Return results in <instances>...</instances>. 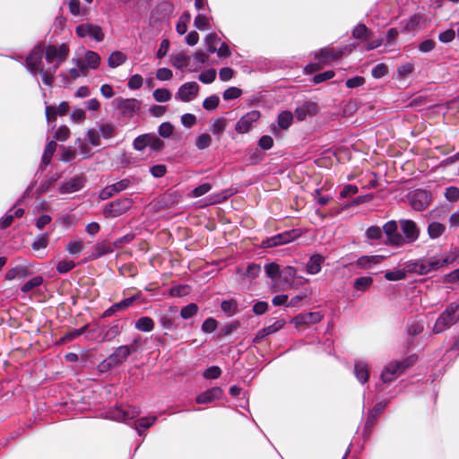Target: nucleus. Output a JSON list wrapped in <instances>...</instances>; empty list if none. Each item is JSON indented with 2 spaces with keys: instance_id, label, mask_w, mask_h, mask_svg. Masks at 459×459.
<instances>
[{
  "instance_id": "f257e3e1",
  "label": "nucleus",
  "mask_w": 459,
  "mask_h": 459,
  "mask_svg": "<svg viewBox=\"0 0 459 459\" xmlns=\"http://www.w3.org/2000/svg\"><path fill=\"white\" fill-rule=\"evenodd\" d=\"M457 257V253L455 251H451L448 254L434 255L425 259L410 261L406 263V270L408 273L425 275L431 272L437 271L445 265L454 264Z\"/></svg>"
},
{
  "instance_id": "f03ea898",
  "label": "nucleus",
  "mask_w": 459,
  "mask_h": 459,
  "mask_svg": "<svg viewBox=\"0 0 459 459\" xmlns=\"http://www.w3.org/2000/svg\"><path fill=\"white\" fill-rule=\"evenodd\" d=\"M459 321V303L453 302L441 313L433 326V333H441Z\"/></svg>"
},
{
  "instance_id": "7ed1b4c3",
  "label": "nucleus",
  "mask_w": 459,
  "mask_h": 459,
  "mask_svg": "<svg viewBox=\"0 0 459 459\" xmlns=\"http://www.w3.org/2000/svg\"><path fill=\"white\" fill-rule=\"evenodd\" d=\"M70 49L66 43L58 46L48 45L44 48V56L46 61L51 65L49 70L56 73L58 67L65 61L69 55Z\"/></svg>"
},
{
  "instance_id": "20e7f679",
  "label": "nucleus",
  "mask_w": 459,
  "mask_h": 459,
  "mask_svg": "<svg viewBox=\"0 0 459 459\" xmlns=\"http://www.w3.org/2000/svg\"><path fill=\"white\" fill-rule=\"evenodd\" d=\"M136 345L137 341L134 340L131 345H121L116 348V350L100 363V370L110 369L122 365L129 355L136 351Z\"/></svg>"
},
{
  "instance_id": "39448f33",
  "label": "nucleus",
  "mask_w": 459,
  "mask_h": 459,
  "mask_svg": "<svg viewBox=\"0 0 459 459\" xmlns=\"http://www.w3.org/2000/svg\"><path fill=\"white\" fill-rule=\"evenodd\" d=\"M410 359L403 360H393L386 364L380 375L381 381L385 384L391 383L397 379L408 368L412 365Z\"/></svg>"
},
{
  "instance_id": "423d86ee",
  "label": "nucleus",
  "mask_w": 459,
  "mask_h": 459,
  "mask_svg": "<svg viewBox=\"0 0 459 459\" xmlns=\"http://www.w3.org/2000/svg\"><path fill=\"white\" fill-rule=\"evenodd\" d=\"M399 226L403 233L401 247L404 244H411L419 239L420 229L415 221L409 219H401L399 220Z\"/></svg>"
},
{
  "instance_id": "0eeeda50",
  "label": "nucleus",
  "mask_w": 459,
  "mask_h": 459,
  "mask_svg": "<svg viewBox=\"0 0 459 459\" xmlns=\"http://www.w3.org/2000/svg\"><path fill=\"white\" fill-rule=\"evenodd\" d=\"M75 32L79 38L86 39L89 38L95 42H102L105 38L102 28L94 23L85 22L79 24L75 28Z\"/></svg>"
},
{
  "instance_id": "6e6552de",
  "label": "nucleus",
  "mask_w": 459,
  "mask_h": 459,
  "mask_svg": "<svg viewBox=\"0 0 459 459\" xmlns=\"http://www.w3.org/2000/svg\"><path fill=\"white\" fill-rule=\"evenodd\" d=\"M300 236L299 230H290L264 239L261 243L263 248L274 247L288 244Z\"/></svg>"
},
{
  "instance_id": "1a4fd4ad",
  "label": "nucleus",
  "mask_w": 459,
  "mask_h": 459,
  "mask_svg": "<svg viewBox=\"0 0 459 459\" xmlns=\"http://www.w3.org/2000/svg\"><path fill=\"white\" fill-rule=\"evenodd\" d=\"M133 205L130 198H120L107 204L103 209L106 218H116L126 212Z\"/></svg>"
},
{
  "instance_id": "9d476101",
  "label": "nucleus",
  "mask_w": 459,
  "mask_h": 459,
  "mask_svg": "<svg viewBox=\"0 0 459 459\" xmlns=\"http://www.w3.org/2000/svg\"><path fill=\"white\" fill-rule=\"evenodd\" d=\"M410 205L415 211H424L429 207L431 203V194L423 189H415L410 192L407 195Z\"/></svg>"
},
{
  "instance_id": "9b49d317",
  "label": "nucleus",
  "mask_w": 459,
  "mask_h": 459,
  "mask_svg": "<svg viewBox=\"0 0 459 459\" xmlns=\"http://www.w3.org/2000/svg\"><path fill=\"white\" fill-rule=\"evenodd\" d=\"M138 415L139 411L137 409L128 404H121L110 410L107 417L112 420L126 422L136 418Z\"/></svg>"
},
{
  "instance_id": "f8f14e48",
  "label": "nucleus",
  "mask_w": 459,
  "mask_h": 459,
  "mask_svg": "<svg viewBox=\"0 0 459 459\" xmlns=\"http://www.w3.org/2000/svg\"><path fill=\"white\" fill-rule=\"evenodd\" d=\"M44 56V48L42 46H36L29 54L25 60L28 71L34 76H37L39 71L43 69L42 57Z\"/></svg>"
},
{
  "instance_id": "ddd939ff",
  "label": "nucleus",
  "mask_w": 459,
  "mask_h": 459,
  "mask_svg": "<svg viewBox=\"0 0 459 459\" xmlns=\"http://www.w3.org/2000/svg\"><path fill=\"white\" fill-rule=\"evenodd\" d=\"M113 103L121 114L128 118L133 117L141 108V102L136 99L117 98Z\"/></svg>"
},
{
  "instance_id": "4468645a",
  "label": "nucleus",
  "mask_w": 459,
  "mask_h": 459,
  "mask_svg": "<svg viewBox=\"0 0 459 459\" xmlns=\"http://www.w3.org/2000/svg\"><path fill=\"white\" fill-rule=\"evenodd\" d=\"M199 91L200 86L196 82H187L178 89L175 99L182 102H190L196 99Z\"/></svg>"
},
{
  "instance_id": "2eb2a0df",
  "label": "nucleus",
  "mask_w": 459,
  "mask_h": 459,
  "mask_svg": "<svg viewBox=\"0 0 459 459\" xmlns=\"http://www.w3.org/2000/svg\"><path fill=\"white\" fill-rule=\"evenodd\" d=\"M293 122V114L290 111H281L277 117V122L270 125L271 133L277 138L282 137L281 130H288Z\"/></svg>"
},
{
  "instance_id": "dca6fc26",
  "label": "nucleus",
  "mask_w": 459,
  "mask_h": 459,
  "mask_svg": "<svg viewBox=\"0 0 459 459\" xmlns=\"http://www.w3.org/2000/svg\"><path fill=\"white\" fill-rule=\"evenodd\" d=\"M398 224L396 221H389L383 226L382 232L386 235L385 244L393 247H401L402 235L397 232Z\"/></svg>"
},
{
  "instance_id": "f3484780",
  "label": "nucleus",
  "mask_w": 459,
  "mask_h": 459,
  "mask_svg": "<svg viewBox=\"0 0 459 459\" xmlns=\"http://www.w3.org/2000/svg\"><path fill=\"white\" fill-rule=\"evenodd\" d=\"M261 117V114L258 110H252L245 114L235 125V130L238 134H246L247 133L253 123L257 121Z\"/></svg>"
},
{
  "instance_id": "a211bd4d",
  "label": "nucleus",
  "mask_w": 459,
  "mask_h": 459,
  "mask_svg": "<svg viewBox=\"0 0 459 459\" xmlns=\"http://www.w3.org/2000/svg\"><path fill=\"white\" fill-rule=\"evenodd\" d=\"M85 184V178L82 176H75L63 182L59 186L60 194H71L81 190Z\"/></svg>"
},
{
  "instance_id": "6ab92c4d",
  "label": "nucleus",
  "mask_w": 459,
  "mask_h": 459,
  "mask_svg": "<svg viewBox=\"0 0 459 459\" xmlns=\"http://www.w3.org/2000/svg\"><path fill=\"white\" fill-rule=\"evenodd\" d=\"M69 110V104L62 101L57 107L47 105L45 108L46 118L48 125L56 121L57 116H64Z\"/></svg>"
},
{
  "instance_id": "aec40b11",
  "label": "nucleus",
  "mask_w": 459,
  "mask_h": 459,
  "mask_svg": "<svg viewBox=\"0 0 459 459\" xmlns=\"http://www.w3.org/2000/svg\"><path fill=\"white\" fill-rule=\"evenodd\" d=\"M140 294L134 295L132 297L126 298L120 302L113 304L108 309H106L101 317L106 318L113 316L116 312L125 310L133 306L134 302L139 299Z\"/></svg>"
},
{
  "instance_id": "412c9836",
  "label": "nucleus",
  "mask_w": 459,
  "mask_h": 459,
  "mask_svg": "<svg viewBox=\"0 0 459 459\" xmlns=\"http://www.w3.org/2000/svg\"><path fill=\"white\" fill-rule=\"evenodd\" d=\"M342 50H334L333 48H322L316 53L315 58L318 61V64L325 65L337 60L342 56Z\"/></svg>"
},
{
  "instance_id": "4be33fe9",
  "label": "nucleus",
  "mask_w": 459,
  "mask_h": 459,
  "mask_svg": "<svg viewBox=\"0 0 459 459\" xmlns=\"http://www.w3.org/2000/svg\"><path fill=\"white\" fill-rule=\"evenodd\" d=\"M115 250L113 242L108 240H103L96 243L91 248V254L90 255L91 260L98 259L105 255L111 254Z\"/></svg>"
},
{
  "instance_id": "5701e85b",
  "label": "nucleus",
  "mask_w": 459,
  "mask_h": 459,
  "mask_svg": "<svg viewBox=\"0 0 459 459\" xmlns=\"http://www.w3.org/2000/svg\"><path fill=\"white\" fill-rule=\"evenodd\" d=\"M323 319V315L321 312H308L304 314H299L296 316L292 322L295 325H308L311 324H316Z\"/></svg>"
},
{
  "instance_id": "b1692460",
  "label": "nucleus",
  "mask_w": 459,
  "mask_h": 459,
  "mask_svg": "<svg viewBox=\"0 0 459 459\" xmlns=\"http://www.w3.org/2000/svg\"><path fill=\"white\" fill-rule=\"evenodd\" d=\"M222 389L221 387L215 386L197 395L195 401L199 404L209 403L220 400L222 396Z\"/></svg>"
},
{
  "instance_id": "393cba45",
  "label": "nucleus",
  "mask_w": 459,
  "mask_h": 459,
  "mask_svg": "<svg viewBox=\"0 0 459 459\" xmlns=\"http://www.w3.org/2000/svg\"><path fill=\"white\" fill-rule=\"evenodd\" d=\"M354 375L360 384H366L369 377V368L368 363L362 360H355Z\"/></svg>"
},
{
  "instance_id": "a878e982",
  "label": "nucleus",
  "mask_w": 459,
  "mask_h": 459,
  "mask_svg": "<svg viewBox=\"0 0 459 459\" xmlns=\"http://www.w3.org/2000/svg\"><path fill=\"white\" fill-rule=\"evenodd\" d=\"M297 271L293 266H286L281 270V276L290 287L295 284H302L303 278L296 275Z\"/></svg>"
},
{
  "instance_id": "bb28decb",
  "label": "nucleus",
  "mask_w": 459,
  "mask_h": 459,
  "mask_svg": "<svg viewBox=\"0 0 459 459\" xmlns=\"http://www.w3.org/2000/svg\"><path fill=\"white\" fill-rule=\"evenodd\" d=\"M385 258V255H362L357 260L356 264L361 268L370 269L374 264H377L383 262Z\"/></svg>"
},
{
  "instance_id": "cd10ccee",
  "label": "nucleus",
  "mask_w": 459,
  "mask_h": 459,
  "mask_svg": "<svg viewBox=\"0 0 459 459\" xmlns=\"http://www.w3.org/2000/svg\"><path fill=\"white\" fill-rule=\"evenodd\" d=\"M324 257L320 255H313L310 256L307 264V272L309 274H316L321 271Z\"/></svg>"
},
{
  "instance_id": "c85d7f7f",
  "label": "nucleus",
  "mask_w": 459,
  "mask_h": 459,
  "mask_svg": "<svg viewBox=\"0 0 459 459\" xmlns=\"http://www.w3.org/2000/svg\"><path fill=\"white\" fill-rule=\"evenodd\" d=\"M227 119L223 117H219L211 120L210 131L213 135L221 134L227 127Z\"/></svg>"
},
{
  "instance_id": "c756f323",
  "label": "nucleus",
  "mask_w": 459,
  "mask_h": 459,
  "mask_svg": "<svg viewBox=\"0 0 459 459\" xmlns=\"http://www.w3.org/2000/svg\"><path fill=\"white\" fill-rule=\"evenodd\" d=\"M30 275V271L22 266H16L8 270L4 275L6 281H13L16 278L24 279Z\"/></svg>"
},
{
  "instance_id": "7c9ffc66",
  "label": "nucleus",
  "mask_w": 459,
  "mask_h": 459,
  "mask_svg": "<svg viewBox=\"0 0 459 459\" xmlns=\"http://www.w3.org/2000/svg\"><path fill=\"white\" fill-rule=\"evenodd\" d=\"M122 326L117 322L113 323L107 330L102 333L101 342H110L120 334Z\"/></svg>"
},
{
  "instance_id": "2f4dec72",
  "label": "nucleus",
  "mask_w": 459,
  "mask_h": 459,
  "mask_svg": "<svg viewBox=\"0 0 459 459\" xmlns=\"http://www.w3.org/2000/svg\"><path fill=\"white\" fill-rule=\"evenodd\" d=\"M127 60V56L122 51L112 52L108 58V65L110 68L122 65Z\"/></svg>"
},
{
  "instance_id": "473e14b6",
  "label": "nucleus",
  "mask_w": 459,
  "mask_h": 459,
  "mask_svg": "<svg viewBox=\"0 0 459 459\" xmlns=\"http://www.w3.org/2000/svg\"><path fill=\"white\" fill-rule=\"evenodd\" d=\"M84 59L88 68L92 70L99 68L101 62L100 56L93 50H87L84 54Z\"/></svg>"
},
{
  "instance_id": "72a5a7b5",
  "label": "nucleus",
  "mask_w": 459,
  "mask_h": 459,
  "mask_svg": "<svg viewBox=\"0 0 459 459\" xmlns=\"http://www.w3.org/2000/svg\"><path fill=\"white\" fill-rule=\"evenodd\" d=\"M446 230V226L440 222L433 221L428 226V235L431 239L440 238Z\"/></svg>"
},
{
  "instance_id": "f704fd0d",
  "label": "nucleus",
  "mask_w": 459,
  "mask_h": 459,
  "mask_svg": "<svg viewBox=\"0 0 459 459\" xmlns=\"http://www.w3.org/2000/svg\"><path fill=\"white\" fill-rule=\"evenodd\" d=\"M421 21V16L420 14H413L410 18L403 20L401 22V25L403 26V31H413L420 25Z\"/></svg>"
},
{
  "instance_id": "c9c22d12",
  "label": "nucleus",
  "mask_w": 459,
  "mask_h": 459,
  "mask_svg": "<svg viewBox=\"0 0 459 459\" xmlns=\"http://www.w3.org/2000/svg\"><path fill=\"white\" fill-rule=\"evenodd\" d=\"M373 284V278L370 276H362L356 278L353 282V287L356 290L366 291Z\"/></svg>"
},
{
  "instance_id": "e433bc0d",
  "label": "nucleus",
  "mask_w": 459,
  "mask_h": 459,
  "mask_svg": "<svg viewBox=\"0 0 459 459\" xmlns=\"http://www.w3.org/2000/svg\"><path fill=\"white\" fill-rule=\"evenodd\" d=\"M135 328L141 332H151L154 328V322L149 316H142L135 322Z\"/></svg>"
},
{
  "instance_id": "4c0bfd02",
  "label": "nucleus",
  "mask_w": 459,
  "mask_h": 459,
  "mask_svg": "<svg viewBox=\"0 0 459 459\" xmlns=\"http://www.w3.org/2000/svg\"><path fill=\"white\" fill-rule=\"evenodd\" d=\"M204 41H205L206 50L209 53L213 54V53H215V51L217 50V47L221 43V39L215 33H211L205 37Z\"/></svg>"
},
{
  "instance_id": "58836bf2",
  "label": "nucleus",
  "mask_w": 459,
  "mask_h": 459,
  "mask_svg": "<svg viewBox=\"0 0 459 459\" xmlns=\"http://www.w3.org/2000/svg\"><path fill=\"white\" fill-rule=\"evenodd\" d=\"M407 273L406 267L404 269H394L385 272V278L390 281H401L406 278Z\"/></svg>"
},
{
  "instance_id": "ea45409f",
  "label": "nucleus",
  "mask_w": 459,
  "mask_h": 459,
  "mask_svg": "<svg viewBox=\"0 0 459 459\" xmlns=\"http://www.w3.org/2000/svg\"><path fill=\"white\" fill-rule=\"evenodd\" d=\"M43 283V277L40 275H37L28 281H26L22 287L21 290L23 293H28L29 291L32 290L33 289L39 287Z\"/></svg>"
},
{
  "instance_id": "a19ab883",
  "label": "nucleus",
  "mask_w": 459,
  "mask_h": 459,
  "mask_svg": "<svg viewBox=\"0 0 459 459\" xmlns=\"http://www.w3.org/2000/svg\"><path fill=\"white\" fill-rule=\"evenodd\" d=\"M56 143L55 141H49L45 147L44 153L42 155V163L48 165L51 161L52 156L56 151Z\"/></svg>"
},
{
  "instance_id": "79ce46f5",
  "label": "nucleus",
  "mask_w": 459,
  "mask_h": 459,
  "mask_svg": "<svg viewBox=\"0 0 459 459\" xmlns=\"http://www.w3.org/2000/svg\"><path fill=\"white\" fill-rule=\"evenodd\" d=\"M261 273V266L256 264H249L245 273L241 272V269H238V273H242L243 276L247 277L249 280H254L258 277V275Z\"/></svg>"
},
{
  "instance_id": "37998d69",
  "label": "nucleus",
  "mask_w": 459,
  "mask_h": 459,
  "mask_svg": "<svg viewBox=\"0 0 459 459\" xmlns=\"http://www.w3.org/2000/svg\"><path fill=\"white\" fill-rule=\"evenodd\" d=\"M352 36L355 39L364 40L371 37V32L368 30L365 24L359 23L354 28L352 31Z\"/></svg>"
},
{
  "instance_id": "c03bdc74",
  "label": "nucleus",
  "mask_w": 459,
  "mask_h": 459,
  "mask_svg": "<svg viewBox=\"0 0 459 459\" xmlns=\"http://www.w3.org/2000/svg\"><path fill=\"white\" fill-rule=\"evenodd\" d=\"M48 233L39 234L31 244V248L35 251L44 249L48 245Z\"/></svg>"
},
{
  "instance_id": "a18cd8bd",
  "label": "nucleus",
  "mask_w": 459,
  "mask_h": 459,
  "mask_svg": "<svg viewBox=\"0 0 459 459\" xmlns=\"http://www.w3.org/2000/svg\"><path fill=\"white\" fill-rule=\"evenodd\" d=\"M153 99L157 102H168L171 100V92L165 88L156 89L152 93Z\"/></svg>"
},
{
  "instance_id": "49530a36",
  "label": "nucleus",
  "mask_w": 459,
  "mask_h": 459,
  "mask_svg": "<svg viewBox=\"0 0 459 459\" xmlns=\"http://www.w3.org/2000/svg\"><path fill=\"white\" fill-rule=\"evenodd\" d=\"M212 142V136L207 133H204L197 136L195 140V147L198 150H204L211 146Z\"/></svg>"
},
{
  "instance_id": "de8ad7c7",
  "label": "nucleus",
  "mask_w": 459,
  "mask_h": 459,
  "mask_svg": "<svg viewBox=\"0 0 459 459\" xmlns=\"http://www.w3.org/2000/svg\"><path fill=\"white\" fill-rule=\"evenodd\" d=\"M150 143V134H143L137 136L133 143V146L136 151H143Z\"/></svg>"
},
{
  "instance_id": "09e8293b",
  "label": "nucleus",
  "mask_w": 459,
  "mask_h": 459,
  "mask_svg": "<svg viewBox=\"0 0 459 459\" xmlns=\"http://www.w3.org/2000/svg\"><path fill=\"white\" fill-rule=\"evenodd\" d=\"M156 416H148L139 419L136 422V430L138 431V434L142 436V431L140 429H149L156 422Z\"/></svg>"
},
{
  "instance_id": "8fccbe9b",
  "label": "nucleus",
  "mask_w": 459,
  "mask_h": 459,
  "mask_svg": "<svg viewBox=\"0 0 459 459\" xmlns=\"http://www.w3.org/2000/svg\"><path fill=\"white\" fill-rule=\"evenodd\" d=\"M264 272L267 277L271 279H276L281 276L280 265L276 263H269L264 265Z\"/></svg>"
},
{
  "instance_id": "3c124183",
  "label": "nucleus",
  "mask_w": 459,
  "mask_h": 459,
  "mask_svg": "<svg viewBox=\"0 0 459 459\" xmlns=\"http://www.w3.org/2000/svg\"><path fill=\"white\" fill-rule=\"evenodd\" d=\"M190 57L179 53L172 56V65L179 69L185 68L189 64Z\"/></svg>"
},
{
  "instance_id": "603ef678",
  "label": "nucleus",
  "mask_w": 459,
  "mask_h": 459,
  "mask_svg": "<svg viewBox=\"0 0 459 459\" xmlns=\"http://www.w3.org/2000/svg\"><path fill=\"white\" fill-rule=\"evenodd\" d=\"M220 98L213 94L204 99L203 102V108L208 111H213L218 108Z\"/></svg>"
},
{
  "instance_id": "864d4df0",
  "label": "nucleus",
  "mask_w": 459,
  "mask_h": 459,
  "mask_svg": "<svg viewBox=\"0 0 459 459\" xmlns=\"http://www.w3.org/2000/svg\"><path fill=\"white\" fill-rule=\"evenodd\" d=\"M65 249L72 255H79L83 250L82 240L77 239V240L70 241L66 245Z\"/></svg>"
},
{
  "instance_id": "5fc2aeb1",
  "label": "nucleus",
  "mask_w": 459,
  "mask_h": 459,
  "mask_svg": "<svg viewBox=\"0 0 459 459\" xmlns=\"http://www.w3.org/2000/svg\"><path fill=\"white\" fill-rule=\"evenodd\" d=\"M194 24H195V28L200 30H204L210 29L209 18L204 13H199L195 16Z\"/></svg>"
},
{
  "instance_id": "6e6d98bb",
  "label": "nucleus",
  "mask_w": 459,
  "mask_h": 459,
  "mask_svg": "<svg viewBox=\"0 0 459 459\" xmlns=\"http://www.w3.org/2000/svg\"><path fill=\"white\" fill-rule=\"evenodd\" d=\"M198 311V307L195 303H190L187 306L182 307L180 316L183 319H189L193 317Z\"/></svg>"
},
{
  "instance_id": "4d7b16f0",
  "label": "nucleus",
  "mask_w": 459,
  "mask_h": 459,
  "mask_svg": "<svg viewBox=\"0 0 459 459\" xmlns=\"http://www.w3.org/2000/svg\"><path fill=\"white\" fill-rule=\"evenodd\" d=\"M75 267V263L72 260L64 259L58 262L56 271L59 273H66Z\"/></svg>"
},
{
  "instance_id": "13d9d810",
  "label": "nucleus",
  "mask_w": 459,
  "mask_h": 459,
  "mask_svg": "<svg viewBox=\"0 0 459 459\" xmlns=\"http://www.w3.org/2000/svg\"><path fill=\"white\" fill-rule=\"evenodd\" d=\"M242 91L238 87H230L224 91L222 98L224 100H231L239 98Z\"/></svg>"
},
{
  "instance_id": "bf43d9fd",
  "label": "nucleus",
  "mask_w": 459,
  "mask_h": 459,
  "mask_svg": "<svg viewBox=\"0 0 459 459\" xmlns=\"http://www.w3.org/2000/svg\"><path fill=\"white\" fill-rule=\"evenodd\" d=\"M165 146L164 142L155 134H150L149 147L155 152L162 150Z\"/></svg>"
},
{
  "instance_id": "052dcab7",
  "label": "nucleus",
  "mask_w": 459,
  "mask_h": 459,
  "mask_svg": "<svg viewBox=\"0 0 459 459\" xmlns=\"http://www.w3.org/2000/svg\"><path fill=\"white\" fill-rule=\"evenodd\" d=\"M221 375V369L218 366H211L203 373V377L206 379H217Z\"/></svg>"
},
{
  "instance_id": "680f3d73",
  "label": "nucleus",
  "mask_w": 459,
  "mask_h": 459,
  "mask_svg": "<svg viewBox=\"0 0 459 459\" xmlns=\"http://www.w3.org/2000/svg\"><path fill=\"white\" fill-rule=\"evenodd\" d=\"M143 83V79L140 74H134L128 79L127 87L130 90H139Z\"/></svg>"
},
{
  "instance_id": "e2e57ef3",
  "label": "nucleus",
  "mask_w": 459,
  "mask_h": 459,
  "mask_svg": "<svg viewBox=\"0 0 459 459\" xmlns=\"http://www.w3.org/2000/svg\"><path fill=\"white\" fill-rule=\"evenodd\" d=\"M216 78V71L214 69H208L204 72H202L199 74V80L203 83H212Z\"/></svg>"
},
{
  "instance_id": "0e129e2a",
  "label": "nucleus",
  "mask_w": 459,
  "mask_h": 459,
  "mask_svg": "<svg viewBox=\"0 0 459 459\" xmlns=\"http://www.w3.org/2000/svg\"><path fill=\"white\" fill-rule=\"evenodd\" d=\"M70 136V129L66 126H61L55 134V139L59 142L66 141Z\"/></svg>"
},
{
  "instance_id": "69168bd1",
  "label": "nucleus",
  "mask_w": 459,
  "mask_h": 459,
  "mask_svg": "<svg viewBox=\"0 0 459 459\" xmlns=\"http://www.w3.org/2000/svg\"><path fill=\"white\" fill-rule=\"evenodd\" d=\"M366 237L370 240H378L382 237V230L377 226H370L366 230Z\"/></svg>"
},
{
  "instance_id": "338daca9",
  "label": "nucleus",
  "mask_w": 459,
  "mask_h": 459,
  "mask_svg": "<svg viewBox=\"0 0 459 459\" xmlns=\"http://www.w3.org/2000/svg\"><path fill=\"white\" fill-rule=\"evenodd\" d=\"M445 197L449 202H457L459 199V188L457 186L447 187L445 192Z\"/></svg>"
},
{
  "instance_id": "774afa93",
  "label": "nucleus",
  "mask_w": 459,
  "mask_h": 459,
  "mask_svg": "<svg viewBox=\"0 0 459 459\" xmlns=\"http://www.w3.org/2000/svg\"><path fill=\"white\" fill-rule=\"evenodd\" d=\"M388 68L385 64L377 65L371 71V74L374 78L379 79L386 75Z\"/></svg>"
}]
</instances>
